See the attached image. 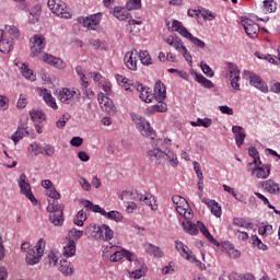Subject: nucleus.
<instances>
[{"label": "nucleus", "mask_w": 280, "mask_h": 280, "mask_svg": "<svg viewBox=\"0 0 280 280\" xmlns=\"http://www.w3.org/2000/svg\"><path fill=\"white\" fill-rule=\"evenodd\" d=\"M127 11L130 12L132 10H140L141 8V0H129L126 3Z\"/></svg>", "instance_id": "obj_46"}, {"label": "nucleus", "mask_w": 280, "mask_h": 280, "mask_svg": "<svg viewBox=\"0 0 280 280\" xmlns=\"http://www.w3.org/2000/svg\"><path fill=\"white\" fill-rule=\"evenodd\" d=\"M30 115L31 119L35 121V124H43V121L46 119L45 113H43L40 109H33L30 112Z\"/></svg>", "instance_id": "obj_31"}, {"label": "nucleus", "mask_w": 280, "mask_h": 280, "mask_svg": "<svg viewBox=\"0 0 280 280\" xmlns=\"http://www.w3.org/2000/svg\"><path fill=\"white\" fill-rule=\"evenodd\" d=\"M77 21L78 23L83 25V27H88V30H97V26L102 21V13L92 14L86 18L81 16V18H78Z\"/></svg>", "instance_id": "obj_6"}, {"label": "nucleus", "mask_w": 280, "mask_h": 280, "mask_svg": "<svg viewBox=\"0 0 280 280\" xmlns=\"http://www.w3.org/2000/svg\"><path fill=\"white\" fill-rule=\"evenodd\" d=\"M242 25L249 38H257V34H259V25L257 23L250 19H245L242 21Z\"/></svg>", "instance_id": "obj_10"}, {"label": "nucleus", "mask_w": 280, "mask_h": 280, "mask_svg": "<svg viewBox=\"0 0 280 280\" xmlns=\"http://www.w3.org/2000/svg\"><path fill=\"white\" fill-rule=\"evenodd\" d=\"M149 113H166L167 103L163 101H158L156 105H153L151 108H148Z\"/></svg>", "instance_id": "obj_35"}, {"label": "nucleus", "mask_w": 280, "mask_h": 280, "mask_svg": "<svg viewBox=\"0 0 280 280\" xmlns=\"http://www.w3.org/2000/svg\"><path fill=\"white\" fill-rule=\"evenodd\" d=\"M130 117L133 121V124L136 125L137 130H139V132H141L142 137H155V131L152 128V126H150V124L148 122V120H145V118L139 116L136 113H131Z\"/></svg>", "instance_id": "obj_4"}, {"label": "nucleus", "mask_w": 280, "mask_h": 280, "mask_svg": "<svg viewBox=\"0 0 280 280\" xmlns=\"http://www.w3.org/2000/svg\"><path fill=\"white\" fill-rule=\"evenodd\" d=\"M182 226L188 235H198V225L194 224L191 221H183Z\"/></svg>", "instance_id": "obj_28"}, {"label": "nucleus", "mask_w": 280, "mask_h": 280, "mask_svg": "<svg viewBox=\"0 0 280 280\" xmlns=\"http://www.w3.org/2000/svg\"><path fill=\"white\" fill-rule=\"evenodd\" d=\"M27 135H30V131H27V125L22 124L18 127V130L14 132V135H12L11 139L13 143L16 145V143H19V141L23 139V137H26Z\"/></svg>", "instance_id": "obj_23"}, {"label": "nucleus", "mask_w": 280, "mask_h": 280, "mask_svg": "<svg viewBox=\"0 0 280 280\" xmlns=\"http://www.w3.org/2000/svg\"><path fill=\"white\" fill-rule=\"evenodd\" d=\"M164 161H170L173 167H176V165H178V158L176 156V153H174V151L168 150L167 152H165Z\"/></svg>", "instance_id": "obj_44"}, {"label": "nucleus", "mask_w": 280, "mask_h": 280, "mask_svg": "<svg viewBox=\"0 0 280 280\" xmlns=\"http://www.w3.org/2000/svg\"><path fill=\"white\" fill-rule=\"evenodd\" d=\"M177 32L178 34H180V36H184V38H187V40H190V38L194 36L185 26Z\"/></svg>", "instance_id": "obj_63"}, {"label": "nucleus", "mask_w": 280, "mask_h": 280, "mask_svg": "<svg viewBox=\"0 0 280 280\" xmlns=\"http://www.w3.org/2000/svg\"><path fill=\"white\" fill-rule=\"evenodd\" d=\"M262 3L266 12H275V10H277V7L275 5V1L272 0H265Z\"/></svg>", "instance_id": "obj_54"}, {"label": "nucleus", "mask_w": 280, "mask_h": 280, "mask_svg": "<svg viewBox=\"0 0 280 280\" xmlns=\"http://www.w3.org/2000/svg\"><path fill=\"white\" fill-rule=\"evenodd\" d=\"M152 91H150V88H147L144 92H140V100L142 102H145V104H152V100L154 96H152Z\"/></svg>", "instance_id": "obj_43"}, {"label": "nucleus", "mask_w": 280, "mask_h": 280, "mask_svg": "<svg viewBox=\"0 0 280 280\" xmlns=\"http://www.w3.org/2000/svg\"><path fill=\"white\" fill-rule=\"evenodd\" d=\"M190 43H192V45H195V47H198L199 49H205V47H207V44H205V42H202V39H199L198 37H190L189 39Z\"/></svg>", "instance_id": "obj_53"}, {"label": "nucleus", "mask_w": 280, "mask_h": 280, "mask_svg": "<svg viewBox=\"0 0 280 280\" xmlns=\"http://www.w3.org/2000/svg\"><path fill=\"white\" fill-rule=\"evenodd\" d=\"M171 47H174L176 51H180V49L183 50V47H185V44H183L182 38L175 37V42H173V45H171Z\"/></svg>", "instance_id": "obj_61"}, {"label": "nucleus", "mask_w": 280, "mask_h": 280, "mask_svg": "<svg viewBox=\"0 0 280 280\" xmlns=\"http://www.w3.org/2000/svg\"><path fill=\"white\" fill-rule=\"evenodd\" d=\"M49 200L47 211L49 213V221L54 226H62L65 223V205L58 203L57 200H60V192L56 190V187H52L49 190Z\"/></svg>", "instance_id": "obj_1"}, {"label": "nucleus", "mask_w": 280, "mask_h": 280, "mask_svg": "<svg viewBox=\"0 0 280 280\" xmlns=\"http://www.w3.org/2000/svg\"><path fill=\"white\" fill-rule=\"evenodd\" d=\"M30 14H31V16H34V19H36V21H38V18L40 16V5L36 4L35 7H33L30 10Z\"/></svg>", "instance_id": "obj_62"}, {"label": "nucleus", "mask_w": 280, "mask_h": 280, "mask_svg": "<svg viewBox=\"0 0 280 280\" xmlns=\"http://www.w3.org/2000/svg\"><path fill=\"white\" fill-rule=\"evenodd\" d=\"M82 143H84V139H82L81 137H73L70 140V145H72V148H80Z\"/></svg>", "instance_id": "obj_60"}, {"label": "nucleus", "mask_w": 280, "mask_h": 280, "mask_svg": "<svg viewBox=\"0 0 280 280\" xmlns=\"http://www.w3.org/2000/svg\"><path fill=\"white\" fill-rule=\"evenodd\" d=\"M44 101L48 106H50V108H52L54 110H58V104H56V98L51 96V93H49L47 89L44 90Z\"/></svg>", "instance_id": "obj_34"}, {"label": "nucleus", "mask_w": 280, "mask_h": 280, "mask_svg": "<svg viewBox=\"0 0 280 280\" xmlns=\"http://www.w3.org/2000/svg\"><path fill=\"white\" fill-rule=\"evenodd\" d=\"M201 202H203V205H207V207L211 210L212 215H215V218H221L222 207H220V203H218L215 200H211L208 198H203Z\"/></svg>", "instance_id": "obj_16"}, {"label": "nucleus", "mask_w": 280, "mask_h": 280, "mask_svg": "<svg viewBox=\"0 0 280 280\" xmlns=\"http://www.w3.org/2000/svg\"><path fill=\"white\" fill-rule=\"evenodd\" d=\"M179 245H180V247H182V252L184 253V255H186V256H184L185 257V259H187L188 261H191V259H192V257L194 256H191V250L189 249V247H187L185 244H183V243H179Z\"/></svg>", "instance_id": "obj_57"}, {"label": "nucleus", "mask_w": 280, "mask_h": 280, "mask_svg": "<svg viewBox=\"0 0 280 280\" xmlns=\"http://www.w3.org/2000/svg\"><path fill=\"white\" fill-rule=\"evenodd\" d=\"M112 14L115 19H118V21H127V19H130V12L121 7H115Z\"/></svg>", "instance_id": "obj_25"}, {"label": "nucleus", "mask_w": 280, "mask_h": 280, "mask_svg": "<svg viewBox=\"0 0 280 280\" xmlns=\"http://www.w3.org/2000/svg\"><path fill=\"white\" fill-rule=\"evenodd\" d=\"M43 60L44 62H47V65L55 67V69H65L67 67V62L49 54H45Z\"/></svg>", "instance_id": "obj_15"}, {"label": "nucleus", "mask_w": 280, "mask_h": 280, "mask_svg": "<svg viewBox=\"0 0 280 280\" xmlns=\"http://www.w3.org/2000/svg\"><path fill=\"white\" fill-rule=\"evenodd\" d=\"M31 40H33V45L31 46L32 56H36L37 54H43V49H45V36L44 35H35Z\"/></svg>", "instance_id": "obj_12"}, {"label": "nucleus", "mask_w": 280, "mask_h": 280, "mask_svg": "<svg viewBox=\"0 0 280 280\" xmlns=\"http://www.w3.org/2000/svg\"><path fill=\"white\" fill-rule=\"evenodd\" d=\"M197 226L199 228V231L202 233L203 237L209 241L210 244H213L214 246L220 247V242L211 235L205 223L201 221H197Z\"/></svg>", "instance_id": "obj_19"}, {"label": "nucleus", "mask_w": 280, "mask_h": 280, "mask_svg": "<svg viewBox=\"0 0 280 280\" xmlns=\"http://www.w3.org/2000/svg\"><path fill=\"white\" fill-rule=\"evenodd\" d=\"M228 69L230 72V75L237 82H240V69H237V66H235L233 62H228Z\"/></svg>", "instance_id": "obj_38"}, {"label": "nucleus", "mask_w": 280, "mask_h": 280, "mask_svg": "<svg viewBox=\"0 0 280 280\" xmlns=\"http://www.w3.org/2000/svg\"><path fill=\"white\" fill-rule=\"evenodd\" d=\"M104 217L107 220H114L115 222H121L124 220V215H121L119 211H115V210L106 212Z\"/></svg>", "instance_id": "obj_37"}, {"label": "nucleus", "mask_w": 280, "mask_h": 280, "mask_svg": "<svg viewBox=\"0 0 280 280\" xmlns=\"http://www.w3.org/2000/svg\"><path fill=\"white\" fill-rule=\"evenodd\" d=\"M75 95H78V97H80V95H81L80 90H77V89L71 90L69 88H63L58 93V100H60L62 104H71V100H73V97H75Z\"/></svg>", "instance_id": "obj_8"}, {"label": "nucleus", "mask_w": 280, "mask_h": 280, "mask_svg": "<svg viewBox=\"0 0 280 280\" xmlns=\"http://www.w3.org/2000/svg\"><path fill=\"white\" fill-rule=\"evenodd\" d=\"M191 75H195V80L196 82H198V84H202L205 86V89H213V82H211V80L205 78V75L199 74L198 72L194 71L191 72Z\"/></svg>", "instance_id": "obj_26"}, {"label": "nucleus", "mask_w": 280, "mask_h": 280, "mask_svg": "<svg viewBox=\"0 0 280 280\" xmlns=\"http://www.w3.org/2000/svg\"><path fill=\"white\" fill-rule=\"evenodd\" d=\"M75 255V241L69 240L67 246L63 247L65 257H73Z\"/></svg>", "instance_id": "obj_33"}, {"label": "nucleus", "mask_w": 280, "mask_h": 280, "mask_svg": "<svg viewBox=\"0 0 280 280\" xmlns=\"http://www.w3.org/2000/svg\"><path fill=\"white\" fill-rule=\"evenodd\" d=\"M69 240H73V242H78V240L82 238V235H84L83 231L77 230V229H72L69 231Z\"/></svg>", "instance_id": "obj_48"}, {"label": "nucleus", "mask_w": 280, "mask_h": 280, "mask_svg": "<svg viewBox=\"0 0 280 280\" xmlns=\"http://www.w3.org/2000/svg\"><path fill=\"white\" fill-rule=\"evenodd\" d=\"M2 34L5 38H13L14 42V39L21 36V31H19V27L14 25H5L4 30H2Z\"/></svg>", "instance_id": "obj_24"}, {"label": "nucleus", "mask_w": 280, "mask_h": 280, "mask_svg": "<svg viewBox=\"0 0 280 280\" xmlns=\"http://www.w3.org/2000/svg\"><path fill=\"white\" fill-rule=\"evenodd\" d=\"M232 132L235 137L237 148H242V145H244V139H246V132H244V128L242 126H233Z\"/></svg>", "instance_id": "obj_18"}, {"label": "nucleus", "mask_w": 280, "mask_h": 280, "mask_svg": "<svg viewBox=\"0 0 280 280\" xmlns=\"http://www.w3.org/2000/svg\"><path fill=\"white\" fill-rule=\"evenodd\" d=\"M18 185L20 187V192L28 198L33 205H38V199L34 197V194L32 192V185H30V179H27V175L25 173H22L20 175V178L18 180Z\"/></svg>", "instance_id": "obj_5"}, {"label": "nucleus", "mask_w": 280, "mask_h": 280, "mask_svg": "<svg viewBox=\"0 0 280 280\" xmlns=\"http://www.w3.org/2000/svg\"><path fill=\"white\" fill-rule=\"evenodd\" d=\"M137 49H133L125 55V63L131 71H137Z\"/></svg>", "instance_id": "obj_20"}, {"label": "nucleus", "mask_w": 280, "mask_h": 280, "mask_svg": "<svg viewBox=\"0 0 280 280\" xmlns=\"http://www.w3.org/2000/svg\"><path fill=\"white\" fill-rule=\"evenodd\" d=\"M114 236L115 232L110 229V226L103 224L98 235L95 236V240H104L105 242H110Z\"/></svg>", "instance_id": "obj_17"}, {"label": "nucleus", "mask_w": 280, "mask_h": 280, "mask_svg": "<svg viewBox=\"0 0 280 280\" xmlns=\"http://www.w3.org/2000/svg\"><path fill=\"white\" fill-rule=\"evenodd\" d=\"M39 153L44 154V156H54L56 149L51 144H44Z\"/></svg>", "instance_id": "obj_45"}, {"label": "nucleus", "mask_w": 280, "mask_h": 280, "mask_svg": "<svg viewBox=\"0 0 280 280\" xmlns=\"http://www.w3.org/2000/svg\"><path fill=\"white\" fill-rule=\"evenodd\" d=\"M270 91H271V93H280V83L279 82H271Z\"/></svg>", "instance_id": "obj_64"}, {"label": "nucleus", "mask_w": 280, "mask_h": 280, "mask_svg": "<svg viewBox=\"0 0 280 280\" xmlns=\"http://www.w3.org/2000/svg\"><path fill=\"white\" fill-rule=\"evenodd\" d=\"M86 220V214H84V210H80L74 220H73V223L77 225V226H84V222Z\"/></svg>", "instance_id": "obj_42"}, {"label": "nucleus", "mask_w": 280, "mask_h": 280, "mask_svg": "<svg viewBox=\"0 0 280 280\" xmlns=\"http://www.w3.org/2000/svg\"><path fill=\"white\" fill-rule=\"evenodd\" d=\"M248 154L249 156H252V159H254L253 162H249L247 165L248 167H252V165H257V159L259 161V151H257V149L255 147H250L248 149Z\"/></svg>", "instance_id": "obj_41"}, {"label": "nucleus", "mask_w": 280, "mask_h": 280, "mask_svg": "<svg viewBox=\"0 0 280 280\" xmlns=\"http://www.w3.org/2000/svg\"><path fill=\"white\" fill-rule=\"evenodd\" d=\"M198 126H202L203 128H211V124L213 120L211 118H197Z\"/></svg>", "instance_id": "obj_55"}, {"label": "nucleus", "mask_w": 280, "mask_h": 280, "mask_svg": "<svg viewBox=\"0 0 280 280\" xmlns=\"http://www.w3.org/2000/svg\"><path fill=\"white\" fill-rule=\"evenodd\" d=\"M101 229H102V226H96L95 223H92L85 229V235L95 237L96 235H100Z\"/></svg>", "instance_id": "obj_39"}, {"label": "nucleus", "mask_w": 280, "mask_h": 280, "mask_svg": "<svg viewBox=\"0 0 280 280\" xmlns=\"http://www.w3.org/2000/svg\"><path fill=\"white\" fill-rule=\"evenodd\" d=\"M151 145L153 149L147 151V159L153 165H161L165 161V151L161 150L163 139H154V136H151Z\"/></svg>", "instance_id": "obj_2"}, {"label": "nucleus", "mask_w": 280, "mask_h": 280, "mask_svg": "<svg viewBox=\"0 0 280 280\" xmlns=\"http://www.w3.org/2000/svg\"><path fill=\"white\" fill-rule=\"evenodd\" d=\"M59 270L60 272H62V275H65L66 277H69L71 275H73V268L71 267V262L66 260V259H61L60 264H59Z\"/></svg>", "instance_id": "obj_29"}, {"label": "nucleus", "mask_w": 280, "mask_h": 280, "mask_svg": "<svg viewBox=\"0 0 280 280\" xmlns=\"http://www.w3.org/2000/svg\"><path fill=\"white\" fill-rule=\"evenodd\" d=\"M249 75V84L252 86H255V89H258V91H261V93H268V84L261 80V77L248 72Z\"/></svg>", "instance_id": "obj_13"}, {"label": "nucleus", "mask_w": 280, "mask_h": 280, "mask_svg": "<svg viewBox=\"0 0 280 280\" xmlns=\"http://www.w3.org/2000/svg\"><path fill=\"white\" fill-rule=\"evenodd\" d=\"M133 196V197H132ZM120 200H137V196H135L133 191H129V190H124L120 195H119Z\"/></svg>", "instance_id": "obj_51"}, {"label": "nucleus", "mask_w": 280, "mask_h": 280, "mask_svg": "<svg viewBox=\"0 0 280 280\" xmlns=\"http://www.w3.org/2000/svg\"><path fill=\"white\" fill-rule=\"evenodd\" d=\"M122 257H125L127 261H137V256L135 255V253L128 249H122Z\"/></svg>", "instance_id": "obj_58"}, {"label": "nucleus", "mask_w": 280, "mask_h": 280, "mask_svg": "<svg viewBox=\"0 0 280 280\" xmlns=\"http://www.w3.org/2000/svg\"><path fill=\"white\" fill-rule=\"evenodd\" d=\"M45 264H47L49 267L51 266H58V257L56 254L50 253L48 256L44 258Z\"/></svg>", "instance_id": "obj_47"}, {"label": "nucleus", "mask_w": 280, "mask_h": 280, "mask_svg": "<svg viewBox=\"0 0 280 280\" xmlns=\"http://www.w3.org/2000/svg\"><path fill=\"white\" fill-rule=\"evenodd\" d=\"M21 71H22V75L26 78V80H31V82L36 81V75L34 74V71L30 69L27 63H22Z\"/></svg>", "instance_id": "obj_32"}, {"label": "nucleus", "mask_w": 280, "mask_h": 280, "mask_svg": "<svg viewBox=\"0 0 280 280\" xmlns=\"http://www.w3.org/2000/svg\"><path fill=\"white\" fill-rule=\"evenodd\" d=\"M200 14L205 21H207V14L202 13L200 10H188V16H191V19H200Z\"/></svg>", "instance_id": "obj_50"}, {"label": "nucleus", "mask_w": 280, "mask_h": 280, "mask_svg": "<svg viewBox=\"0 0 280 280\" xmlns=\"http://www.w3.org/2000/svg\"><path fill=\"white\" fill-rule=\"evenodd\" d=\"M109 259L113 262L121 261V259H124V249H121L119 252H115L114 254H112Z\"/></svg>", "instance_id": "obj_56"}, {"label": "nucleus", "mask_w": 280, "mask_h": 280, "mask_svg": "<svg viewBox=\"0 0 280 280\" xmlns=\"http://www.w3.org/2000/svg\"><path fill=\"white\" fill-rule=\"evenodd\" d=\"M176 211L179 213V215H183L185 220H191L194 218V212L191 209H189V203L187 202V206L182 205V206H176Z\"/></svg>", "instance_id": "obj_27"}, {"label": "nucleus", "mask_w": 280, "mask_h": 280, "mask_svg": "<svg viewBox=\"0 0 280 280\" xmlns=\"http://www.w3.org/2000/svg\"><path fill=\"white\" fill-rule=\"evenodd\" d=\"M172 202L175 205V208L180 207L183 205H185V207H187V199H185L178 195H175L172 197Z\"/></svg>", "instance_id": "obj_49"}, {"label": "nucleus", "mask_w": 280, "mask_h": 280, "mask_svg": "<svg viewBox=\"0 0 280 280\" xmlns=\"http://www.w3.org/2000/svg\"><path fill=\"white\" fill-rule=\"evenodd\" d=\"M51 12L61 19H71V12H69V9L67 8V3L62 1H58V4H56L55 8H51Z\"/></svg>", "instance_id": "obj_14"}, {"label": "nucleus", "mask_w": 280, "mask_h": 280, "mask_svg": "<svg viewBox=\"0 0 280 280\" xmlns=\"http://www.w3.org/2000/svg\"><path fill=\"white\" fill-rule=\"evenodd\" d=\"M270 167H272L270 164H264L262 166L256 164L254 168H248V172H250L252 176L264 179L270 176Z\"/></svg>", "instance_id": "obj_9"}, {"label": "nucleus", "mask_w": 280, "mask_h": 280, "mask_svg": "<svg viewBox=\"0 0 280 280\" xmlns=\"http://www.w3.org/2000/svg\"><path fill=\"white\" fill-rule=\"evenodd\" d=\"M84 208L88 209V211H93L94 213H101V215H106V210H104L102 207L97 205H93V202L89 200H84Z\"/></svg>", "instance_id": "obj_30"}, {"label": "nucleus", "mask_w": 280, "mask_h": 280, "mask_svg": "<svg viewBox=\"0 0 280 280\" xmlns=\"http://www.w3.org/2000/svg\"><path fill=\"white\" fill-rule=\"evenodd\" d=\"M43 253H45V240L39 238L36 245L26 253L25 262L27 266H36L40 261Z\"/></svg>", "instance_id": "obj_3"}, {"label": "nucleus", "mask_w": 280, "mask_h": 280, "mask_svg": "<svg viewBox=\"0 0 280 280\" xmlns=\"http://www.w3.org/2000/svg\"><path fill=\"white\" fill-rule=\"evenodd\" d=\"M147 253L149 255H152L153 257H163V250H161V247L150 243L147 247Z\"/></svg>", "instance_id": "obj_36"}, {"label": "nucleus", "mask_w": 280, "mask_h": 280, "mask_svg": "<svg viewBox=\"0 0 280 280\" xmlns=\"http://www.w3.org/2000/svg\"><path fill=\"white\" fill-rule=\"evenodd\" d=\"M145 270H148V267H145V265H142L141 269H137L132 272L133 279H141L143 275H145Z\"/></svg>", "instance_id": "obj_59"}, {"label": "nucleus", "mask_w": 280, "mask_h": 280, "mask_svg": "<svg viewBox=\"0 0 280 280\" xmlns=\"http://www.w3.org/2000/svg\"><path fill=\"white\" fill-rule=\"evenodd\" d=\"M156 102H163L167 97V91L165 90V84L161 80L156 81L154 89Z\"/></svg>", "instance_id": "obj_21"}, {"label": "nucleus", "mask_w": 280, "mask_h": 280, "mask_svg": "<svg viewBox=\"0 0 280 280\" xmlns=\"http://www.w3.org/2000/svg\"><path fill=\"white\" fill-rule=\"evenodd\" d=\"M14 47V37H5L3 30H0V51L1 54H10Z\"/></svg>", "instance_id": "obj_11"}, {"label": "nucleus", "mask_w": 280, "mask_h": 280, "mask_svg": "<svg viewBox=\"0 0 280 280\" xmlns=\"http://www.w3.org/2000/svg\"><path fill=\"white\" fill-rule=\"evenodd\" d=\"M98 103L102 110L107 113V115H115L117 113V107H115V104L108 96H104V93L98 94Z\"/></svg>", "instance_id": "obj_7"}, {"label": "nucleus", "mask_w": 280, "mask_h": 280, "mask_svg": "<svg viewBox=\"0 0 280 280\" xmlns=\"http://www.w3.org/2000/svg\"><path fill=\"white\" fill-rule=\"evenodd\" d=\"M201 70L205 73V75H207V78H213L214 73L213 70L211 69V67H209V65L201 62L200 63Z\"/></svg>", "instance_id": "obj_52"}, {"label": "nucleus", "mask_w": 280, "mask_h": 280, "mask_svg": "<svg viewBox=\"0 0 280 280\" xmlns=\"http://www.w3.org/2000/svg\"><path fill=\"white\" fill-rule=\"evenodd\" d=\"M139 58L142 65H145L147 67H149V65H152V57L150 56V52H148V50H141L139 52Z\"/></svg>", "instance_id": "obj_40"}, {"label": "nucleus", "mask_w": 280, "mask_h": 280, "mask_svg": "<svg viewBox=\"0 0 280 280\" xmlns=\"http://www.w3.org/2000/svg\"><path fill=\"white\" fill-rule=\"evenodd\" d=\"M262 188H265L268 194H272L273 196H279L280 194V185L277 184L273 179H268L264 182Z\"/></svg>", "instance_id": "obj_22"}]
</instances>
